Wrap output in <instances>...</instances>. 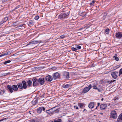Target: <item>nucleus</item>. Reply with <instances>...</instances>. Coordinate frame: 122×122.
<instances>
[{
	"instance_id": "21",
	"label": "nucleus",
	"mask_w": 122,
	"mask_h": 122,
	"mask_svg": "<svg viewBox=\"0 0 122 122\" xmlns=\"http://www.w3.org/2000/svg\"><path fill=\"white\" fill-rule=\"evenodd\" d=\"M17 86L19 88L22 89L23 86L22 83H18L17 84Z\"/></svg>"
},
{
	"instance_id": "39",
	"label": "nucleus",
	"mask_w": 122,
	"mask_h": 122,
	"mask_svg": "<svg viewBox=\"0 0 122 122\" xmlns=\"http://www.w3.org/2000/svg\"><path fill=\"white\" fill-rule=\"evenodd\" d=\"M76 48L78 49H80L81 48V47L80 46H78L77 45V46H76Z\"/></svg>"
},
{
	"instance_id": "22",
	"label": "nucleus",
	"mask_w": 122,
	"mask_h": 122,
	"mask_svg": "<svg viewBox=\"0 0 122 122\" xmlns=\"http://www.w3.org/2000/svg\"><path fill=\"white\" fill-rule=\"evenodd\" d=\"M27 83L28 84L27 86H30L32 84V81L30 80L28 81Z\"/></svg>"
},
{
	"instance_id": "16",
	"label": "nucleus",
	"mask_w": 122,
	"mask_h": 122,
	"mask_svg": "<svg viewBox=\"0 0 122 122\" xmlns=\"http://www.w3.org/2000/svg\"><path fill=\"white\" fill-rule=\"evenodd\" d=\"M22 83L23 86V88L24 89H25L27 88L26 83L25 81H22Z\"/></svg>"
},
{
	"instance_id": "17",
	"label": "nucleus",
	"mask_w": 122,
	"mask_h": 122,
	"mask_svg": "<svg viewBox=\"0 0 122 122\" xmlns=\"http://www.w3.org/2000/svg\"><path fill=\"white\" fill-rule=\"evenodd\" d=\"M118 122H122V113L118 116L117 119Z\"/></svg>"
},
{
	"instance_id": "5",
	"label": "nucleus",
	"mask_w": 122,
	"mask_h": 122,
	"mask_svg": "<svg viewBox=\"0 0 122 122\" xmlns=\"http://www.w3.org/2000/svg\"><path fill=\"white\" fill-rule=\"evenodd\" d=\"M92 87V85L90 84L87 87H85L83 89L82 92L85 93L87 92Z\"/></svg>"
},
{
	"instance_id": "8",
	"label": "nucleus",
	"mask_w": 122,
	"mask_h": 122,
	"mask_svg": "<svg viewBox=\"0 0 122 122\" xmlns=\"http://www.w3.org/2000/svg\"><path fill=\"white\" fill-rule=\"evenodd\" d=\"M118 74V72L117 71L112 72L111 73V75L112 76V78L114 79L116 78Z\"/></svg>"
},
{
	"instance_id": "48",
	"label": "nucleus",
	"mask_w": 122,
	"mask_h": 122,
	"mask_svg": "<svg viewBox=\"0 0 122 122\" xmlns=\"http://www.w3.org/2000/svg\"><path fill=\"white\" fill-rule=\"evenodd\" d=\"M30 122H35V121L34 120H32L30 121Z\"/></svg>"
},
{
	"instance_id": "31",
	"label": "nucleus",
	"mask_w": 122,
	"mask_h": 122,
	"mask_svg": "<svg viewBox=\"0 0 122 122\" xmlns=\"http://www.w3.org/2000/svg\"><path fill=\"white\" fill-rule=\"evenodd\" d=\"M109 30L108 29H107L105 30V32L106 34H108L109 33Z\"/></svg>"
},
{
	"instance_id": "41",
	"label": "nucleus",
	"mask_w": 122,
	"mask_h": 122,
	"mask_svg": "<svg viewBox=\"0 0 122 122\" xmlns=\"http://www.w3.org/2000/svg\"><path fill=\"white\" fill-rule=\"evenodd\" d=\"M65 37V35H63L62 36H60V38L61 39H63Z\"/></svg>"
},
{
	"instance_id": "44",
	"label": "nucleus",
	"mask_w": 122,
	"mask_h": 122,
	"mask_svg": "<svg viewBox=\"0 0 122 122\" xmlns=\"http://www.w3.org/2000/svg\"><path fill=\"white\" fill-rule=\"evenodd\" d=\"M23 26V25H18V27H22Z\"/></svg>"
},
{
	"instance_id": "32",
	"label": "nucleus",
	"mask_w": 122,
	"mask_h": 122,
	"mask_svg": "<svg viewBox=\"0 0 122 122\" xmlns=\"http://www.w3.org/2000/svg\"><path fill=\"white\" fill-rule=\"evenodd\" d=\"M118 97H114L113 100L115 101L118 102V101H117V100H118Z\"/></svg>"
},
{
	"instance_id": "38",
	"label": "nucleus",
	"mask_w": 122,
	"mask_h": 122,
	"mask_svg": "<svg viewBox=\"0 0 122 122\" xmlns=\"http://www.w3.org/2000/svg\"><path fill=\"white\" fill-rule=\"evenodd\" d=\"M20 58H17L15 59V60H14V61H18L19 60Z\"/></svg>"
},
{
	"instance_id": "34",
	"label": "nucleus",
	"mask_w": 122,
	"mask_h": 122,
	"mask_svg": "<svg viewBox=\"0 0 122 122\" xmlns=\"http://www.w3.org/2000/svg\"><path fill=\"white\" fill-rule=\"evenodd\" d=\"M122 74V68L120 69L119 71V76H120V75H121Z\"/></svg>"
},
{
	"instance_id": "4",
	"label": "nucleus",
	"mask_w": 122,
	"mask_h": 122,
	"mask_svg": "<svg viewBox=\"0 0 122 122\" xmlns=\"http://www.w3.org/2000/svg\"><path fill=\"white\" fill-rule=\"evenodd\" d=\"M41 41H35L33 40L29 42L28 44L26 46H27L30 45L32 44H36L38 43H40L42 42Z\"/></svg>"
},
{
	"instance_id": "52",
	"label": "nucleus",
	"mask_w": 122,
	"mask_h": 122,
	"mask_svg": "<svg viewBox=\"0 0 122 122\" xmlns=\"http://www.w3.org/2000/svg\"><path fill=\"white\" fill-rule=\"evenodd\" d=\"M103 98H102L101 99V100L102 101H103Z\"/></svg>"
},
{
	"instance_id": "53",
	"label": "nucleus",
	"mask_w": 122,
	"mask_h": 122,
	"mask_svg": "<svg viewBox=\"0 0 122 122\" xmlns=\"http://www.w3.org/2000/svg\"><path fill=\"white\" fill-rule=\"evenodd\" d=\"M98 107V106L97 107H96V109H97V107Z\"/></svg>"
},
{
	"instance_id": "47",
	"label": "nucleus",
	"mask_w": 122,
	"mask_h": 122,
	"mask_svg": "<svg viewBox=\"0 0 122 122\" xmlns=\"http://www.w3.org/2000/svg\"><path fill=\"white\" fill-rule=\"evenodd\" d=\"M35 101H34V100H33V101H32V104H35L34 103H33L34 102H35Z\"/></svg>"
},
{
	"instance_id": "25",
	"label": "nucleus",
	"mask_w": 122,
	"mask_h": 122,
	"mask_svg": "<svg viewBox=\"0 0 122 122\" xmlns=\"http://www.w3.org/2000/svg\"><path fill=\"white\" fill-rule=\"evenodd\" d=\"M53 111V113L58 112H59V109L55 108V109Z\"/></svg>"
},
{
	"instance_id": "29",
	"label": "nucleus",
	"mask_w": 122,
	"mask_h": 122,
	"mask_svg": "<svg viewBox=\"0 0 122 122\" xmlns=\"http://www.w3.org/2000/svg\"><path fill=\"white\" fill-rule=\"evenodd\" d=\"M92 87H93V88L95 89H98L97 87L95 85H92Z\"/></svg>"
},
{
	"instance_id": "10",
	"label": "nucleus",
	"mask_w": 122,
	"mask_h": 122,
	"mask_svg": "<svg viewBox=\"0 0 122 122\" xmlns=\"http://www.w3.org/2000/svg\"><path fill=\"white\" fill-rule=\"evenodd\" d=\"M63 76L65 78H68L69 77V74L68 72H64L63 73Z\"/></svg>"
},
{
	"instance_id": "49",
	"label": "nucleus",
	"mask_w": 122,
	"mask_h": 122,
	"mask_svg": "<svg viewBox=\"0 0 122 122\" xmlns=\"http://www.w3.org/2000/svg\"><path fill=\"white\" fill-rule=\"evenodd\" d=\"M95 2V0H93L92 2L93 3H94Z\"/></svg>"
},
{
	"instance_id": "56",
	"label": "nucleus",
	"mask_w": 122,
	"mask_h": 122,
	"mask_svg": "<svg viewBox=\"0 0 122 122\" xmlns=\"http://www.w3.org/2000/svg\"><path fill=\"white\" fill-rule=\"evenodd\" d=\"M86 15L85 14V15H84V16H85V15Z\"/></svg>"
},
{
	"instance_id": "15",
	"label": "nucleus",
	"mask_w": 122,
	"mask_h": 122,
	"mask_svg": "<svg viewBox=\"0 0 122 122\" xmlns=\"http://www.w3.org/2000/svg\"><path fill=\"white\" fill-rule=\"evenodd\" d=\"M107 105L106 104H103L100 105V108L102 110L105 109L106 108Z\"/></svg>"
},
{
	"instance_id": "46",
	"label": "nucleus",
	"mask_w": 122,
	"mask_h": 122,
	"mask_svg": "<svg viewBox=\"0 0 122 122\" xmlns=\"http://www.w3.org/2000/svg\"><path fill=\"white\" fill-rule=\"evenodd\" d=\"M97 90H98V92H101V90L100 89H97Z\"/></svg>"
},
{
	"instance_id": "9",
	"label": "nucleus",
	"mask_w": 122,
	"mask_h": 122,
	"mask_svg": "<svg viewBox=\"0 0 122 122\" xmlns=\"http://www.w3.org/2000/svg\"><path fill=\"white\" fill-rule=\"evenodd\" d=\"M52 76L54 80L58 79L60 76V74L58 72L54 73L53 74Z\"/></svg>"
},
{
	"instance_id": "23",
	"label": "nucleus",
	"mask_w": 122,
	"mask_h": 122,
	"mask_svg": "<svg viewBox=\"0 0 122 122\" xmlns=\"http://www.w3.org/2000/svg\"><path fill=\"white\" fill-rule=\"evenodd\" d=\"M9 51H8V52H7L5 53L1 54V55H0V57H2L3 56H5L7 55L9 53Z\"/></svg>"
},
{
	"instance_id": "19",
	"label": "nucleus",
	"mask_w": 122,
	"mask_h": 122,
	"mask_svg": "<svg viewBox=\"0 0 122 122\" xmlns=\"http://www.w3.org/2000/svg\"><path fill=\"white\" fill-rule=\"evenodd\" d=\"M8 19V18L7 17L4 18V19L3 20H2L0 24V25H1L4 22H5Z\"/></svg>"
},
{
	"instance_id": "18",
	"label": "nucleus",
	"mask_w": 122,
	"mask_h": 122,
	"mask_svg": "<svg viewBox=\"0 0 122 122\" xmlns=\"http://www.w3.org/2000/svg\"><path fill=\"white\" fill-rule=\"evenodd\" d=\"M94 103L93 102H90L88 105L89 107L90 108H92L94 107Z\"/></svg>"
},
{
	"instance_id": "54",
	"label": "nucleus",
	"mask_w": 122,
	"mask_h": 122,
	"mask_svg": "<svg viewBox=\"0 0 122 122\" xmlns=\"http://www.w3.org/2000/svg\"><path fill=\"white\" fill-rule=\"evenodd\" d=\"M55 108H55V109H53V110H52V111H53V110H54V109H55Z\"/></svg>"
},
{
	"instance_id": "24",
	"label": "nucleus",
	"mask_w": 122,
	"mask_h": 122,
	"mask_svg": "<svg viewBox=\"0 0 122 122\" xmlns=\"http://www.w3.org/2000/svg\"><path fill=\"white\" fill-rule=\"evenodd\" d=\"M51 122H61V119H58L57 120H55L54 121H52Z\"/></svg>"
},
{
	"instance_id": "28",
	"label": "nucleus",
	"mask_w": 122,
	"mask_h": 122,
	"mask_svg": "<svg viewBox=\"0 0 122 122\" xmlns=\"http://www.w3.org/2000/svg\"><path fill=\"white\" fill-rule=\"evenodd\" d=\"M11 61L10 60L7 61L5 62H3V63L4 64H6L9 63Z\"/></svg>"
},
{
	"instance_id": "3",
	"label": "nucleus",
	"mask_w": 122,
	"mask_h": 122,
	"mask_svg": "<svg viewBox=\"0 0 122 122\" xmlns=\"http://www.w3.org/2000/svg\"><path fill=\"white\" fill-rule=\"evenodd\" d=\"M110 117L113 118H116L117 117V115L116 111L114 110L112 111L110 113Z\"/></svg>"
},
{
	"instance_id": "50",
	"label": "nucleus",
	"mask_w": 122,
	"mask_h": 122,
	"mask_svg": "<svg viewBox=\"0 0 122 122\" xmlns=\"http://www.w3.org/2000/svg\"><path fill=\"white\" fill-rule=\"evenodd\" d=\"M4 119H1L0 120V122H1V121H3Z\"/></svg>"
},
{
	"instance_id": "35",
	"label": "nucleus",
	"mask_w": 122,
	"mask_h": 122,
	"mask_svg": "<svg viewBox=\"0 0 122 122\" xmlns=\"http://www.w3.org/2000/svg\"><path fill=\"white\" fill-rule=\"evenodd\" d=\"M71 50L72 51H76L77 50V49L76 48H75L74 47H72L71 48Z\"/></svg>"
},
{
	"instance_id": "26",
	"label": "nucleus",
	"mask_w": 122,
	"mask_h": 122,
	"mask_svg": "<svg viewBox=\"0 0 122 122\" xmlns=\"http://www.w3.org/2000/svg\"><path fill=\"white\" fill-rule=\"evenodd\" d=\"M78 105L81 108L82 107L84 106V104L82 103H79L78 104Z\"/></svg>"
},
{
	"instance_id": "20",
	"label": "nucleus",
	"mask_w": 122,
	"mask_h": 122,
	"mask_svg": "<svg viewBox=\"0 0 122 122\" xmlns=\"http://www.w3.org/2000/svg\"><path fill=\"white\" fill-rule=\"evenodd\" d=\"M107 13L106 12H105L103 13L102 15L103 16V19L104 20L106 18V17L107 16Z\"/></svg>"
},
{
	"instance_id": "55",
	"label": "nucleus",
	"mask_w": 122,
	"mask_h": 122,
	"mask_svg": "<svg viewBox=\"0 0 122 122\" xmlns=\"http://www.w3.org/2000/svg\"><path fill=\"white\" fill-rule=\"evenodd\" d=\"M84 2L85 3H86V2H85L84 1Z\"/></svg>"
},
{
	"instance_id": "40",
	"label": "nucleus",
	"mask_w": 122,
	"mask_h": 122,
	"mask_svg": "<svg viewBox=\"0 0 122 122\" xmlns=\"http://www.w3.org/2000/svg\"><path fill=\"white\" fill-rule=\"evenodd\" d=\"M28 48V49H31V48H34V47H32V46H29V47Z\"/></svg>"
},
{
	"instance_id": "6",
	"label": "nucleus",
	"mask_w": 122,
	"mask_h": 122,
	"mask_svg": "<svg viewBox=\"0 0 122 122\" xmlns=\"http://www.w3.org/2000/svg\"><path fill=\"white\" fill-rule=\"evenodd\" d=\"M52 77L50 75H48L46 77L45 80L46 81L50 82L51 81L53 80Z\"/></svg>"
},
{
	"instance_id": "57",
	"label": "nucleus",
	"mask_w": 122,
	"mask_h": 122,
	"mask_svg": "<svg viewBox=\"0 0 122 122\" xmlns=\"http://www.w3.org/2000/svg\"><path fill=\"white\" fill-rule=\"evenodd\" d=\"M85 109H84L83 111H85Z\"/></svg>"
},
{
	"instance_id": "43",
	"label": "nucleus",
	"mask_w": 122,
	"mask_h": 122,
	"mask_svg": "<svg viewBox=\"0 0 122 122\" xmlns=\"http://www.w3.org/2000/svg\"><path fill=\"white\" fill-rule=\"evenodd\" d=\"M71 121L70 119H69L66 122H71Z\"/></svg>"
},
{
	"instance_id": "13",
	"label": "nucleus",
	"mask_w": 122,
	"mask_h": 122,
	"mask_svg": "<svg viewBox=\"0 0 122 122\" xmlns=\"http://www.w3.org/2000/svg\"><path fill=\"white\" fill-rule=\"evenodd\" d=\"M45 110L44 107H39L37 109V112L38 113H41L42 110L44 111Z\"/></svg>"
},
{
	"instance_id": "11",
	"label": "nucleus",
	"mask_w": 122,
	"mask_h": 122,
	"mask_svg": "<svg viewBox=\"0 0 122 122\" xmlns=\"http://www.w3.org/2000/svg\"><path fill=\"white\" fill-rule=\"evenodd\" d=\"M39 83L41 85H43L45 82V79L44 78H40L38 79Z\"/></svg>"
},
{
	"instance_id": "51",
	"label": "nucleus",
	"mask_w": 122,
	"mask_h": 122,
	"mask_svg": "<svg viewBox=\"0 0 122 122\" xmlns=\"http://www.w3.org/2000/svg\"><path fill=\"white\" fill-rule=\"evenodd\" d=\"M97 104H98V106H99L100 104V103H97Z\"/></svg>"
},
{
	"instance_id": "14",
	"label": "nucleus",
	"mask_w": 122,
	"mask_h": 122,
	"mask_svg": "<svg viewBox=\"0 0 122 122\" xmlns=\"http://www.w3.org/2000/svg\"><path fill=\"white\" fill-rule=\"evenodd\" d=\"M116 36L117 38L120 39L122 37V33L119 32L116 33Z\"/></svg>"
},
{
	"instance_id": "33",
	"label": "nucleus",
	"mask_w": 122,
	"mask_h": 122,
	"mask_svg": "<svg viewBox=\"0 0 122 122\" xmlns=\"http://www.w3.org/2000/svg\"><path fill=\"white\" fill-rule=\"evenodd\" d=\"M114 58H115V60L117 61H118L119 60V58L116 56H115L113 57Z\"/></svg>"
},
{
	"instance_id": "12",
	"label": "nucleus",
	"mask_w": 122,
	"mask_h": 122,
	"mask_svg": "<svg viewBox=\"0 0 122 122\" xmlns=\"http://www.w3.org/2000/svg\"><path fill=\"white\" fill-rule=\"evenodd\" d=\"M56 107H55L52 108L50 109L47 110L46 111V112L50 114H53V111H52V110L53 109H55V108Z\"/></svg>"
},
{
	"instance_id": "2",
	"label": "nucleus",
	"mask_w": 122,
	"mask_h": 122,
	"mask_svg": "<svg viewBox=\"0 0 122 122\" xmlns=\"http://www.w3.org/2000/svg\"><path fill=\"white\" fill-rule=\"evenodd\" d=\"M69 14V13L64 14L61 13L59 16L58 18L62 20L66 18H67L68 17Z\"/></svg>"
},
{
	"instance_id": "36",
	"label": "nucleus",
	"mask_w": 122,
	"mask_h": 122,
	"mask_svg": "<svg viewBox=\"0 0 122 122\" xmlns=\"http://www.w3.org/2000/svg\"><path fill=\"white\" fill-rule=\"evenodd\" d=\"M86 29H85V28H80L79 29V30H83L82 31H84L85 30H86Z\"/></svg>"
},
{
	"instance_id": "1",
	"label": "nucleus",
	"mask_w": 122,
	"mask_h": 122,
	"mask_svg": "<svg viewBox=\"0 0 122 122\" xmlns=\"http://www.w3.org/2000/svg\"><path fill=\"white\" fill-rule=\"evenodd\" d=\"M7 87L8 90L11 93H12L13 91H17L18 89L17 86L16 85H13L12 86L8 85Z\"/></svg>"
},
{
	"instance_id": "45",
	"label": "nucleus",
	"mask_w": 122,
	"mask_h": 122,
	"mask_svg": "<svg viewBox=\"0 0 122 122\" xmlns=\"http://www.w3.org/2000/svg\"><path fill=\"white\" fill-rule=\"evenodd\" d=\"M115 81V80H111V83L114 82Z\"/></svg>"
},
{
	"instance_id": "37",
	"label": "nucleus",
	"mask_w": 122,
	"mask_h": 122,
	"mask_svg": "<svg viewBox=\"0 0 122 122\" xmlns=\"http://www.w3.org/2000/svg\"><path fill=\"white\" fill-rule=\"evenodd\" d=\"M39 18V17L38 16H36L35 18V19L36 20H38Z\"/></svg>"
},
{
	"instance_id": "27",
	"label": "nucleus",
	"mask_w": 122,
	"mask_h": 122,
	"mask_svg": "<svg viewBox=\"0 0 122 122\" xmlns=\"http://www.w3.org/2000/svg\"><path fill=\"white\" fill-rule=\"evenodd\" d=\"M30 24L31 25H33L34 24V22L32 20H30L29 22Z\"/></svg>"
},
{
	"instance_id": "42",
	"label": "nucleus",
	"mask_w": 122,
	"mask_h": 122,
	"mask_svg": "<svg viewBox=\"0 0 122 122\" xmlns=\"http://www.w3.org/2000/svg\"><path fill=\"white\" fill-rule=\"evenodd\" d=\"M74 108H76V109H78V107H77L76 106H74Z\"/></svg>"
},
{
	"instance_id": "7",
	"label": "nucleus",
	"mask_w": 122,
	"mask_h": 122,
	"mask_svg": "<svg viewBox=\"0 0 122 122\" xmlns=\"http://www.w3.org/2000/svg\"><path fill=\"white\" fill-rule=\"evenodd\" d=\"M32 81H33V86H34L39 85V83L38 79L35 78L33 79Z\"/></svg>"
},
{
	"instance_id": "30",
	"label": "nucleus",
	"mask_w": 122,
	"mask_h": 122,
	"mask_svg": "<svg viewBox=\"0 0 122 122\" xmlns=\"http://www.w3.org/2000/svg\"><path fill=\"white\" fill-rule=\"evenodd\" d=\"M70 86V85L66 84L63 86V88H68Z\"/></svg>"
}]
</instances>
